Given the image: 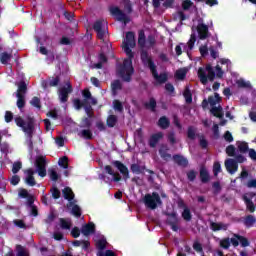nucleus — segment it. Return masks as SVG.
Here are the masks:
<instances>
[{
	"mask_svg": "<svg viewBox=\"0 0 256 256\" xmlns=\"http://www.w3.org/2000/svg\"><path fill=\"white\" fill-rule=\"evenodd\" d=\"M140 59L143 63V66L148 67L153 79H155L157 83H159L160 85H162V83H167V80L169 79L167 73L159 74V72H157V65L155 64V61H153V57L149 55V52H147V50H142V52H140Z\"/></svg>",
	"mask_w": 256,
	"mask_h": 256,
	"instance_id": "obj_1",
	"label": "nucleus"
},
{
	"mask_svg": "<svg viewBox=\"0 0 256 256\" xmlns=\"http://www.w3.org/2000/svg\"><path fill=\"white\" fill-rule=\"evenodd\" d=\"M47 162L45 160V156H39L36 158L35 161V167L36 170H33V168H29L25 170V183L29 185L30 187H33L36 185L35 178L33 175L35 173H38L39 177H46L47 175V168H46Z\"/></svg>",
	"mask_w": 256,
	"mask_h": 256,
	"instance_id": "obj_2",
	"label": "nucleus"
},
{
	"mask_svg": "<svg viewBox=\"0 0 256 256\" xmlns=\"http://www.w3.org/2000/svg\"><path fill=\"white\" fill-rule=\"evenodd\" d=\"M15 123L18 127L22 128L23 133H25L26 137H28L27 145L30 151L33 150V141L31 138L33 137V131L35 126L33 125V119L28 118L27 120H23L21 117L15 118Z\"/></svg>",
	"mask_w": 256,
	"mask_h": 256,
	"instance_id": "obj_3",
	"label": "nucleus"
},
{
	"mask_svg": "<svg viewBox=\"0 0 256 256\" xmlns=\"http://www.w3.org/2000/svg\"><path fill=\"white\" fill-rule=\"evenodd\" d=\"M157 45V39H155V36L153 34H150L145 36V30H139L138 32V46L140 47L141 53L145 51L144 47H147V49H153Z\"/></svg>",
	"mask_w": 256,
	"mask_h": 256,
	"instance_id": "obj_4",
	"label": "nucleus"
},
{
	"mask_svg": "<svg viewBox=\"0 0 256 256\" xmlns=\"http://www.w3.org/2000/svg\"><path fill=\"white\" fill-rule=\"evenodd\" d=\"M198 77L202 85H207V81H215V70L211 64H207L206 68L200 67L198 69Z\"/></svg>",
	"mask_w": 256,
	"mask_h": 256,
	"instance_id": "obj_5",
	"label": "nucleus"
},
{
	"mask_svg": "<svg viewBox=\"0 0 256 256\" xmlns=\"http://www.w3.org/2000/svg\"><path fill=\"white\" fill-rule=\"evenodd\" d=\"M104 173L99 176V179H102V181H105V183H119L121 181V175L119 173L115 172V169H113V166L106 165L104 167Z\"/></svg>",
	"mask_w": 256,
	"mask_h": 256,
	"instance_id": "obj_6",
	"label": "nucleus"
},
{
	"mask_svg": "<svg viewBox=\"0 0 256 256\" xmlns=\"http://www.w3.org/2000/svg\"><path fill=\"white\" fill-rule=\"evenodd\" d=\"M163 202L161 201V196H159V193L153 192L151 194H146L144 196V205L147 207V209H151L152 211L157 209L158 205H161Z\"/></svg>",
	"mask_w": 256,
	"mask_h": 256,
	"instance_id": "obj_7",
	"label": "nucleus"
},
{
	"mask_svg": "<svg viewBox=\"0 0 256 256\" xmlns=\"http://www.w3.org/2000/svg\"><path fill=\"white\" fill-rule=\"evenodd\" d=\"M94 30L97 33L98 39L103 41V43H107V39L109 37V32H107V22H105V20L97 21L94 24Z\"/></svg>",
	"mask_w": 256,
	"mask_h": 256,
	"instance_id": "obj_8",
	"label": "nucleus"
},
{
	"mask_svg": "<svg viewBox=\"0 0 256 256\" xmlns=\"http://www.w3.org/2000/svg\"><path fill=\"white\" fill-rule=\"evenodd\" d=\"M94 241L96 243L97 249H99L97 256H116L115 252L111 250H107L106 252H103L105 245H107V240H105V237L101 235H96L94 236Z\"/></svg>",
	"mask_w": 256,
	"mask_h": 256,
	"instance_id": "obj_9",
	"label": "nucleus"
},
{
	"mask_svg": "<svg viewBox=\"0 0 256 256\" xmlns=\"http://www.w3.org/2000/svg\"><path fill=\"white\" fill-rule=\"evenodd\" d=\"M117 75L124 81H129V60H124L117 66Z\"/></svg>",
	"mask_w": 256,
	"mask_h": 256,
	"instance_id": "obj_10",
	"label": "nucleus"
},
{
	"mask_svg": "<svg viewBox=\"0 0 256 256\" xmlns=\"http://www.w3.org/2000/svg\"><path fill=\"white\" fill-rule=\"evenodd\" d=\"M239 243L241 247H249V245H251V242H249L247 237L239 234H233V237L231 238V244L233 247H239Z\"/></svg>",
	"mask_w": 256,
	"mask_h": 256,
	"instance_id": "obj_11",
	"label": "nucleus"
},
{
	"mask_svg": "<svg viewBox=\"0 0 256 256\" xmlns=\"http://www.w3.org/2000/svg\"><path fill=\"white\" fill-rule=\"evenodd\" d=\"M110 13L115 17L118 21H121L122 25H127V15L123 13L118 7L112 6L110 8Z\"/></svg>",
	"mask_w": 256,
	"mask_h": 256,
	"instance_id": "obj_12",
	"label": "nucleus"
},
{
	"mask_svg": "<svg viewBox=\"0 0 256 256\" xmlns=\"http://www.w3.org/2000/svg\"><path fill=\"white\" fill-rule=\"evenodd\" d=\"M73 91V88L71 87L70 82H66L65 86L59 89V99L62 103H65L69 97V93Z\"/></svg>",
	"mask_w": 256,
	"mask_h": 256,
	"instance_id": "obj_13",
	"label": "nucleus"
},
{
	"mask_svg": "<svg viewBox=\"0 0 256 256\" xmlns=\"http://www.w3.org/2000/svg\"><path fill=\"white\" fill-rule=\"evenodd\" d=\"M225 167L230 175H235V173H237L239 170V164H237V161H235L233 158H228L225 160Z\"/></svg>",
	"mask_w": 256,
	"mask_h": 256,
	"instance_id": "obj_14",
	"label": "nucleus"
},
{
	"mask_svg": "<svg viewBox=\"0 0 256 256\" xmlns=\"http://www.w3.org/2000/svg\"><path fill=\"white\" fill-rule=\"evenodd\" d=\"M198 37L201 41H205L209 37V26L203 23L197 25Z\"/></svg>",
	"mask_w": 256,
	"mask_h": 256,
	"instance_id": "obj_15",
	"label": "nucleus"
},
{
	"mask_svg": "<svg viewBox=\"0 0 256 256\" xmlns=\"http://www.w3.org/2000/svg\"><path fill=\"white\" fill-rule=\"evenodd\" d=\"M172 159L176 165H179V167H187L189 165V160L183 155L175 154Z\"/></svg>",
	"mask_w": 256,
	"mask_h": 256,
	"instance_id": "obj_16",
	"label": "nucleus"
},
{
	"mask_svg": "<svg viewBox=\"0 0 256 256\" xmlns=\"http://www.w3.org/2000/svg\"><path fill=\"white\" fill-rule=\"evenodd\" d=\"M161 139H163V133L162 132H158L153 134L150 139H149V146L152 148L157 147V143H159V141H161Z\"/></svg>",
	"mask_w": 256,
	"mask_h": 256,
	"instance_id": "obj_17",
	"label": "nucleus"
},
{
	"mask_svg": "<svg viewBox=\"0 0 256 256\" xmlns=\"http://www.w3.org/2000/svg\"><path fill=\"white\" fill-rule=\"evenodd\" d=\"M81 232L82 235H85L86 237L95 233V224H93L92 222L85 224L84 226H82Z\"/></svg>",
	"mask_w": 256,
	"mask_h": 256,
	"instance_id": "obj_18",
	"label": "nucleus"
},
{
	"mask_svg": "<svg viewBox=\"0 0 256 256\" xmlns=\"http://www.w3.org/2000/svg\"><path fill=\"white\" fill-rule=\"evenodd\" d=\"M159 155L164 161H169V159H171V154H169V147L167 145H162L159 149Z\"/></svg>",
	"mask_w": 256,
	"mask_h": 256,
	"instance_id": "obj_19",
	"label": "nucleus"
},
{
	"mask_svg": "<svg viewBox=\"0 0 256 256\" xmlns=\"http://www.w3.org/2000/svg\"><path fill=\"white\" fill-rule=\"evenodd\" d=\"M210 113L213 114L214 117H217V119H223L225 117V113L223 112V107L221 106H213L210 109Z\"/></svg>",
	"mask_w": 256,
	"mask_h": 256,
	"instance_id": "obj_20",
	"label": "nucleus"
},
{
	"mask_svg": "<svg viewBox=\"0 0 256 256\" xmlns=\"http://www.w3.org/2000/svg\"><path fill=\"white\" fill-rule=\"evenodd\" d=\"M200 181L201 183H207L208 181H211V176L209 175V171H207V168L202 166L200 168Z\"/></svg>",
	"mask_w": 256,
	"mask_h": 256,
	"instance_id": "obj_21",
	"label": "nucleus"
},
{
	"mask_svg": "<svg viewBox=\"0 0 256 256\" xmlns=\"http://www.w3.org/2000/svg\"><path fill=\"white\" fill-rule=\"evenodd\" d=\"M210 229L213 230L214 232L217 231H227V224H224L222 222H211L210 223Z\"/></svg>",
	"mask_w": 256,
	"mask_h": 256,
	"instance_id": "obj_22",
	"label": "nucleus"
},
{
	"mask_svg": "<svg viewBox=\"0 0 256 256\" xmlns=\"http://www.w3.org/2000/svg\"><path fill=\"white\" fill-rule=\"evenodd\" d=\"M243 223L245 227H247L248 229H251V227H253L256 223V218L255 216L249 214L244 218Z\"/></svg>",
	"mask_w": 256,
	"mask_h": 256,
	"instance_id": "obj_23",
	"label": "nucleus"
},
{
	"mask_svg": "<svg viewBox=\"0 0 256 256\" xmlns=\"http://www.w3.org/2000/svg\"><path fill=\"white\" fill-rule=\"evenodd\" d=\"M169 125H171V121L166 116H162L158 120V126L161 129H169Z\"/></svg>",
	"mask_w": 256,
	"mask_h": 256,
	"instance_id": "obj_24",
	"label": "nucleus"
},
{
	"mask_svg": "<svg viewBox=\"0 0 256 256\" xmlns=\"http://www.w3.org/2000/svg\"><path fill=\"white\" fill-rule=\"evenodd\" d=\"M167 223L168 225L179 224V217L177 216V212L168 213Z\"/></svg>",
	"mask_w": 256,
	"mask_h": 256,
	"instance_id": "obj_25",
	"label": "nucleus"
},
{
	"mask_svg": "<svg viewBox=\"0 0 256 256\" xmlns=\"http://www.w3.org/2000/svg\"><path fill=\"white\" fill-rule=\"evenodd\" d=\"M68 209H71L72 215H74V217H81V208L73 202L69 203Z\"/></svg>",
	"mask_w": 256,
	"mask_h": 256,
	"instance_id": "obj_26",
	"label": "nucleus"
},
{
	"mask_svg": "<svg viewBox=\"0 0 256 256\" xmlns=\"http://www.w3.org/2000/svg\"><path fill=\"white\" fill-rule=\"evenodd\" d=\"M130 169L132 171V173H135L136 175H141L143 173H145V166H141L139 164H132L130 166Z\"/></svg>",
	"mask_w": 256,
	"mask_h": 256,
	"instance_id": "obj_27",
	"label": "nucleus"
},
{
	"mask_svg": "<svg viewBox=\"0 0 256 256\" xmlns=\"http://www.w3.org/2000/svg\"><path fill=\"white\" fill-rule=\"evenodd\" d=\"M183 97L187 103V105H191L193 103V94L191 93V90L189 87H186L184 92H183Z\"/></svg>",
	"mask_w": 256,
	"mask_h": 256,
	"instance_id": "obj_28",
	"label": "nucleus"
},
{
	"mask_svg": "<svg viewBox=\"0 0 256 256\" xmlns=\"http://www.w3.org/2000/svg\"><path fill=\"white\" fill-rule=\"evenodd\" d=\"M144 107L146 109H150L153 113H155L157 109V101L155 98H150L149 102L144 103Z\"/></svg>",
	"mask_w": 256,
	"mask_h": 256,
	"instance_id": "obj_29",
	"label": "nucleus"
},
{
	"mask_svg": "<svg viewBox=\"0 0 256 256\" xmlns=\"http://www.w3.org/2000/svg\"><path fill=\"white\" fill-rule=\"evenodd\" d=\"M237 149L239 153L245 155V153L249 152V144L247 142H238Z\"/></svg>",
	"mask_w": 256,
	"mask_h": 256,
	"instance_id": "obj_30",
	"label": "nucleus"
},
{
	"mask_svg": "<svg viewBox=\"0 0 256 256\" xmlns=\"http://www.w3.org/2000/svg\"><path fill=\"white\" fill-rule=\"evenodd\" d=\"M112 165L113 167H116V169H118V171H120L122 175H127V166L123 165V163L119 161H114L112 162Z\"/></svg>",
	"mask_w": 256,
	"mask_h": 256,
	"instance_id": "obj_31",
	"label": "nucleus"
},
{
	"mask_svg": "<svg viewBox=\"0 0 256 256\" xmlns=\"http://www.w3.org/2000/svg\"><path fill=\"white\" fill-rule=\"evenodd\" d=\"M122 50L125 51L126 55H129V32L125 33V37L122 41Z\"/></svg>",
	"mask_w": 256,
	"mask_h": 256,
	"instance_id": "obj_32",
	"label": "nucleus"
},
{
	"mask_svg": "<svg viewBox=\"0 0 256 256\" xmlns=\"http://www.w3.org/2000/svg\"><path fill=\"white\" fill-rule=\"evenodd\" d=\"M111 88L113 95H117V93H119V91H121L122 88L121 81L115 80L114 82H112Z\"/></svg>",
	"mask_w": 256,
	"mask_h": 256,
	"instance_id": "obj_33",
	"label": "nucleus"
},
{
	"mask_svg": "<svg viewBox=\"0 0 256 256\" xmlns=\"http://www.w3.org/2000/svg\"><path fill=\"white\" fill-rule=\"evenodd\" d=\"M105 63H107V57L105 56V54H100L99 62L94 64V68L101 69L103 67V65H105Z\"/></svg>",
	"mask_w": 256,
	"mask_h": 256,
	"instance_id": "obj_34",
	"label": "nucleus"
},
{
	"mask_svg": "<svg viewBox=\"0 0 256 256\" xmlns=\"http://www.w3.org/2000/svg\"><path fill=\"white\" fill-rule=\"evenodd\" d=\"M244 201L246 203V209L250 211V213H255V203H253V200L249 198H244Z\"/></svg>",
	"mask_w": 256,
	"mask_h": 256,
	"instance_id": "obj_35",
	"label": "nucleus"
},
{
	"mask_svg": "<svg viewBox=\"0 0 256 256\" xmlns=\"http://www.w3.org/2000/svg\"><path fill=\"white\" fill-rule=\"evenodd\" d=\"M182 219H184V221H191V219H193V215H191V210L188 207H185V209L183 210Z\"/></svg>",
	"mask_w": 256,
	"mask_h": 256,
	"instance_id": "obj_36",
	"label": "nucleus"
},
{
	"mask_svg": "<svg viewBox=\"0 0 256 256\" xmlns=\"http://www.w3.org/2000/svg\"><path fill=\"white\" fill-rule=\"evenodd\" d=\"M63 195H64V198H66L68 201H71V199L75 197V195L73 194V190H71V188L69 187H66L63 190Z\"/></svg>",
	"mask_w": 256,
	"mask_h": 256,
	"instance_id": "obj_37",
	"label": "nucleus"
},
{
	"mask_svg": "<svg viewBox=\"0 0 256 256\" xmlns=\"http://www.w3.org/2000/svg\"><path fill=\"white\" fill-rule=\"evenodd\" d=\"M198 138L201 149H207V147H209V141L205 139V135H198Z\"/></svg>",
	"mask_w": 256,
	"mask_h": 256,
	"instance_id": "obj_38",
	"label": "nucleus"
},
{
	"mask_svg": "<svg viewBox=\"0 0 256 256\" xmlns=\"http://www.w3.org/2000/svg\"><path fill=\"white\" fill-rule=\"evenodd\" d=\"M196 41H197V35H195V33L191 34L190 39L187 43L189 51H193Z\"/></svg>",
	"mask_w": 256,
	"mask_h": 256,
	"instance_id": "obj_39",
	"label": "nucleus"
},
{
	"mask_svg": "<svg viewBox=\"0 0 256 256\" xmlns=\"http://www.w3.org/2000/svg\"><path fill=\"white\" fill-rule=\"evenodd\" d=\"M133 50L129 49V77L135 73V68H133Z\"/></svg>",
	"mask_w": 256,
	"mask_h": 256,
	"instance_id": "obj_40",
	"label": "nucleus"
},
{
	"mask_svg": "<svg viewBox=\"0 0 256 256\" xmlns=\"http://www.w3.org/2000/svg\"><path fill=\"white\" fill-rule=\"evenodd\" d=\"M236 151L237 148H235L234 145H229L226 147V154L228 155V157H235L237 155Z\"/></svg>",
	"mask_w": 256,
	"mask_h": 256,
	"instance_id": "obj_41",
	"label": "nucleus"
},
{
	"mask_svg": "<svg viewBox=\"0 0 256 256\" xmlns=\"http://www.w3.org/2000/svg\"><path fill=\"white\" fill-rule=\"evenodd\" d=\"M187 137L191 141H195V137H197V134L195 132V128L193 126H189L187 130Z\"/></svg>",
	"mask_w": 256,
	"mask_h": 256,
	"instance_id": "obj_42",
	"label": "nucleus"
},
{
	"mask_svg": "<svg viewBox=\"0 0 256 256\" xmlns=\"http://www.w3.org/2000/svg\"><path fill=\"white\" fill-rule=\"evenodd\" d=\"M60 227L61 229H71V220L70 219H60Z\"/></svg>",
	"mask_w": 256,
	"mask_h": 256,
	"instance_id": "obj_43",
	"label": "nucleus"
},
{
	"mask_svg": "<svg viewBox=\"0 0 256 256\" xmlns=\"http://www.w3.org/2000/svg\"><path fill=\"white\" fill-rule=\"evenodd\" d=\"M237 85L240 89H251V82H245L243 79L238 80Z\"/></svg>",
	"mask_w": 256,
	"mask_h": 256,
	"instance_id": "obj_44",
	"label": "nucleus"
},
{
	"mask_svg": "<svg viewBox=\"0 0 256 256\" xmlns=\"http://www.w3.org/2000/svg\"><path fill=\"white\" fill-rule=\"evenodd\" d=\"M17 97V107L23 109L25 107V97L22 94H16Z\"/></svg>",
	"mask_w": 256,
	"mask_h": 256,
	"instance_id": "obj_45",
	"label": "nucleus"
},
{
	"mask_svg": "<svg viewBox=\"0 0 256 256\" xmlns=\"http://www.w3.org/2000/svg\"><path fill=\"white\" fill-rule=\"evenodd\" d=\"M58 165L60 167H63V169H67L69 167V158H67L66 156L60 158L58 161Z\"/></svg>",
	"mask_w": 256,
	"mask_h": 256,
	"instance_id": "obj_46",
	"label": "nucleus"
},
{
	"mask_svg": "<svg viewBox=\"0 0 256 256\" xmlns=\"http://www.w3.org/2000/svg\"><path fill=\"white\" fill-rule=\"evenodd\" d=\"M220 247L222 249H229V247H231V238H224L220 240Z\"/></svg>",
	"mask_w": 256,
	"mask_h": 256,
	"instance_id": "obj_47",
	"label": "nucleus"
},
{
	"mask_svg": "<svg viewBox=\"0 0 256 256\" xmlns=\"http://www.w3.org/2000/svg\"><path fill=\"white\" fill-rule=\"evenodd\" d=\"M212 188H213L214 195H219V193H221V189H222L221 182L220 181L213 182Z\"/></svg>",
	"mask_w": 256,
	"mask_h": 256,
	"instance_id": "obj_48",
	"label": "nucleus"
},
{
	"mask_svg": "<svg viewBox=\"0 0 256 256\" xmlns=\"http://www.w3.org/2000/svg\"><path fill=\"white\" fill-rule=\"evenodd\" d=\"M0 61L3 65H7V63H9V61H11V54L2 53L0 56Z\"/></svg>",
	"mask_w": 256,
	"mask_h": 256,
	"instance_id": "obj_49",
	"label": "nucleus"
},
{
	"mask_svg": "<svg viewBox=\"0 0 256 256\" xmlns=\"http://www.w3.org/2000/svg\"><path fill=\"white\" fill-rule=\"evenodd\" d=\"M213 173H214V177H218V175L221 173V163L214 162Z\"/></svg>",
	"mask_w": 256,
	"mask_h": 256,
	"instance_id": "obj_50",
	"label": "nucleus"
},
{
	"mask_svg": "<svg viewBox=\"0 0 256 256\" xmlns=\"http://www.w3.org/2000/svg\"><path fill=\"white\" fill-rule=\"evenodd\" d=\"M73 245L75 247H83V249H87L89 247V241H79V240H76L73 242Z\"/></svg>",
	"mask_w": 256,
	"mask_h": 256,
	"instance_id": "obj_51",
	"label": "nucleus"
},
{
	"mask_svg": "<svg viewBox=\"0 0 256 256\" xmlns=\"http://www.w3.org/2000/svg\"><path fill=\"white\" fill-rule=\"evenodd\" d=\"M25 91H27V85L25 84V82H21L18 85L17 95H25Z\"/></svg>",
	"mask_w": 256,
	"mask_h": 256,
	"instance_id": "obj_52",
	"label": "nucleus"
},
{
	"mask_svg": "<svg viewBox=\"0 0 256 256\" xmlns=\"http://www.w3.org/2000/svg\"><path fill=\"white\" fill-rule=\"evenodd\" d=\"M16 251L18 256H29V252L23 246H17Z\"/></svg>",
	"mask_w": 256,
	"mask_h": 256,
	"instance_id": "obj_53",
	"label": "nucleus"
},
{
	"mask_svg": "<svg viewBox=\"0 0 256 256\" xmlns=\"http://www.w3.org/2000/svg\"><path fill=\"white\" fill-rule=\"evenodd\" d=\"M117 123V116L111 115L107 119V125L108 127H115V124Z\"/></svg>",
	"mask_w": 256,
	"mask_h": 256,
	"instance_id": "obj_54",
	"label": "nucleus"
},
{
	"mask_svg": "<svg viewBox=\"0 0 256 256\" xmlns=\"http://www.w3.org/2000/svg\"><path fill=\"white\" fill-rule=\"evenodd\" d=\"M30 105H32V107H36V109H41V100H39L38 97H34L30 101Z\"/></svg>",
	"mask_w": 256,
	"mask_h": 256,
	"instance_id": "obj_55",
	"label": "nucleus"
},
{
	"mask_svg": "<svg viewBox=\"0 0 256 256\" xmlns=\"http://www.w3.org/2000/svg\"><path fill=\"white\" fill-rule=\"evenodd\" d=\"M234 161H236V164L239 165V163H245L247 161V158L243 156V154H236Z\"/></svg>",
	"mask_w": 256,
	"mask_h": 256,
	"instance_id": "obj_56",
	"label": "nucleus"
},
{
	"mask_svg": "<svg viewBox=\"0 0 256 256\" xmlns=\"http://www.w3.org/2000/svg\"><path fill=\"white\" fill-rule=\"evenodd\" d=\"M187 179L188 181H195V179H197V172H195V170H190L187 172Z\"/></svg>",
	"mask_w": 256,
	"mask_h": 256,
	"instance_id": "obj_57",
	"label": "nucleus"
},
{
	"mask_svg": "<svg viewBox=\"0 0 256 256\" xmlns=\"http://www.w3.org/2000/svg\"><path fill=\"white\" fill-rule=\"evenodd\" d=\"M193 6V2L191 0H184L182 2V9L184 11H189L190 7Z\"/></svg>",
	"mask_w": 256,
	"mask_h": 256,
	"instance_id": "obj_58",
	"label": "nucleus"
},
{
	"mask_svg": "<svg viewBox=\"0 0 256 256\" xmlns=\"http://www.w3.org/2000/svg\"><path fill=\"white\" fill-rule=\"evenodd\" d=\"M21 167H23V164H21L20 161L15 162L12 167V173H14V175L19 173Z\"/></svg>",
	"mask_w": 256,
	"mask_h": 256,
	"instance_id": "obj_59",
	"label": "nucleus"
},
{
	"mask_svg": "<svg viewBox=\"0 0 256 256\" xmlns=\"http://www.w3.org/2000/svg\"><path fill=\"white\" fill-rule=\"evenodd\" d=\"M80 137H83L84 139H91V137H93V134L91 133V130H82L80 132Z\"/></svg>",
	"mask_w": 256,
	"mask_h": 256,
	"instance_id": "obj_60",
	"label": "nucleus"
},
{
	"mask_svg": "<svg viewBox=\"0 0 256 256\" xmlns=\"http://www.w3.org/2000/svg\"><path fill=\"white\" fill-rule=\"evenodd\" d=\"M136 43H135V33L130 31L129 32V47L133 48L135 47Z\"/></svg>",
	"mask_w": 256,
	"mask_h": 256,
	"instance_id": "obj_61",
	"label": "nucleus"
},
{
	"mask_svg": "<svg viewBox=\"0 0 256 256\" xmlns=\"http://www.w3.org/2000/svg\"><path fill=\"white\" fill-rule=\"evenodd\" d=\"M199 52L202 57H207L209 55V48H207V45L200 46Z\"/></svg>",
	"mask_w": 256,
	"mask_h": 256,
	"instance_id": "obj_62",
	"label": "nucleus"
},
{
	"mask_svg": "<svg viewBox=\"0 0 256 256\" xmlns=\"http://www.w3.org/2000/svg\"><path fill=\"white\" fill-rule=\"evenodd\" d=\"M187 77V72L185 70H177L176 71V79L183 80Z\"/></svg>",
	"mask_w": 256,
	"mask_h": 256,
	"instance_id": "obj_63",
	"label": "nucleus"
},
{
	"mask_svg": "<svg viewBox=\"0 0 256 256\" xmlns=\"http://www.w3.org/2000/svg\"><path fill=\"white\" fill-rule=\"evenodd\" d=\"M246 187H248V189H256V179L248 180Z\"/></svg>",
	"mask_w": 256,
	"mask_h": 256,
	"instance_id": "obj_64",
	"label": "nucleus"
}]
</instances>
